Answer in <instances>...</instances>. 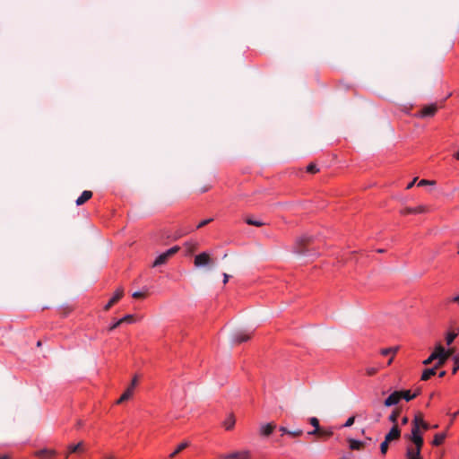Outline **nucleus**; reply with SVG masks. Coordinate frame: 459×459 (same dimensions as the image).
I'll use <instances>...</instances> for the list:
<instances>
[{
	"mask_svg": "<svg viewBox=\"0 0 459 459\" xmlns=\"http://www.w3.org/2000/svg\"><path fill=\"white\" fill-rule=\"evenodd\" d=\"M82 446H83L82 442H80L76 445H70L68 446L69 454L82 451Z\"/></svg>",
	"mask_w": 459,
	"mask_h": 459,
	"instance_id": "28",
	"label": "nucleus"
},
{
	"mask_svg": "<svg viewBox=\"0 0 459 459\" xmlns=\"http://www.w3.org/2000/svg\"><path fill=\"white\" fill-rule=\"evenodd\" d=\"M124 290L123 289H117L113 297L109 299V301L105 305L104 309L108 310L115 303H117L123 296Z\"/></svg>",
	"mask_w": 459,
	"mask_h": 459,
	"instance_id": "10",
	"label": "nucleus"
},
{
	"mask_svg": "<svg viewBox=\"0 0 459 459\" xmlns=\"http://www.w3.org/2000/svg\"><path fill=\"white\" fill-rule=\"evenodd\" d=\"M398 349H399L398 347L385 348L380 351V353L383 356H387L389 354H392L393 356H394L396 354V352L398 351Z\"/></svg>",
	"mask_w": 459,
	"mask_h": 459,
	"instance_id": "24",
	"label": "nucleus"
},
{
	"mask_svg": "<svg viewBox=\"0 0 459 459\" xmlns=\"http://www.w3.org/2000/svg\"><path fill=\"white\" fill-rule=\"evenodd\" d=\"M416 179H417V178H414L411 182H410V183L408 184V186H407V187H406V188H407V189L411 188V187L413 186V185L415 184Z\"/></svg>",
	"mask_w": 459,
	"mask_h": 459,
	"instance_id": "48",
	"label": "nucleus"
},
{
	"mask_svg": "<svg viewBox=\"0 0 459 459\" xmlns=\"http://www.w3.org/2000/svg\"><path fill=\"white\" fill-rule=\"evenodd\" d=\"M212 221V219H206V220H204L202 221H200L196 228L197 229H200V228H203L204 226L207 225L209 222H211Z\"/></svg>",
	"mask_w": 459,
	"mask_h": 459,
	"instance_id": "39",
	"label": "nucleus"
},
{
	"mask_svg": "<svg viewBox=\"0 0 459 459\" xmlns=\"http://www.w3.org/2000/svg\"><path fill=\"white\" fill-rule=\"evenodd\" d=\"M401 401L399 391L393 392L384 402L385 406L391 407L396 405Z\"/></svg>",
	"mask_w": 459,
	"mask_h": 459,
	"instance_id": "7",
	"label": "nucleus"
},
{
	"mask_svg": "<svg viewBox=\"0 0 459 459\" xmlns=\"http://www.w3.org/2000/svg\"><path fill=\"white\" fill-rule=\"evenodd\" d=\"M452 359L454 361V367H453L452 373L455 374L459 370V353L455 354L453 356Z\"/></svg>",
	"mask_w": 459,
	"mask_h": 459,
	"instance_id": "29",
	"label": "nucleus"
},
{
	"mask_svg": "<svg viewBox=\"0 0 459 459\" xmlns=\"http://www.w3.org/2000/svg\"><path fill=\"white\" fill-rule=\"evenodd\" d=\"M137 383H138L137 377H134L133 378V380H132L131 385H130V386H133V390H134V387H135V385H137Z\"/></svg>",
	"mask_w": 459,
	"mask_h": 459,
	"instance_id": "44",
	"label": "nucleus"
},
{
	"mask_svg": "<svg viewBox=\"0 0 459 459\" xmlns=\"http://www.w3.org/2000/svg\"><path fill=\"white\" fill-rule=\"evenodd\" d=\"M0 459H8V457L7 456H2V457H0Z\"/></svg>",
	"mask_w": 459,
	"mask_h": 459,
	"instance_id": "55",
	"label": "nucleus"
},
{
	"mask_svg": "<svg viewBox=\"0 0 459 459\" xmlns=\"http://www.w3.org/2000/svg\"><path fill=\"white\" fill-rule=\"evenodd\" d=\"M421 425L420 423V416L416 414L411 422V431L408 438L412 442V447H422L424 444L422 433L420 432Z\"/></svg>",
	"mask_w": 459,
	"mask_h": 459,
	"instance_id": "2",
	"label": "nucleus"
},
{
	"mask_svg": "<svg viewBox=\"0 0 459 459\" xmlns=\"http://www.w3.org/2000/svg\"><path fill=\"white\" fill-rule=\"evenodd\" d=\"M349 443H350V448L352 450H359L363 446V443L361 441H359L356 439H350Z\"/></svg>",
	"mask_w": 459,
	"mask_h": 459,
	"instance_id": "25",
	"label": "nucleus"
},
{
	"mask_svg": "<svg viewBox=\"0 0 459 459\" xmlns=\"http://www.w3.org/2000/svg\"><path fill=\"white\" fill-rule=\"evenodd\" d=\"M436 111H437V107L435 105H429V106L424 107L420 110V116L422 117H431L436 113Z\"/></svg>",
	"mask_w": 459,
	"mask_h": 459,
	"instance_id": "14",
	"label": "nucleus"
},
{
	"mask_svg": "<svg viewBox=\"0 0 459 459\" xmlns=\"http://www.w3.org/2000/svg\"><path fill=\"white\" fill-rule=\"evenodd\" d=\"M309 242L308 237H302L299 238L296 242L294 251L298 254H305L306 253V247Z\"/></svg>",
	"mask_w": 459,
	"mask_h": 459,
	"instance_id": "6",
	"label": "nucleus"
},
{
	"mask_svg": "<svg viewBox=\"0 0 459 459\" xmlns=\"http://www.w3.org/2000/svg\"><path fill=\"white\" fill-rule=\"evenodd\" d=\"M418 416H420V423L421 425V429L426 431L429 429H437L438 427L437 424L436 425H433V426H430L429 423H427L424 420H423V417L420 413H418Z\"/></svg>",
	"mask_w": 459,
	"mask_h": 459,
	"instance_id": "23",
	"label": "nucleus"
},
{
	"mask_svg": "<svg viewBox=\"0 0 459 459\" xmlns=\"http://www.w3.org/2000/svg\"><path fill=\"white\" fill-rule=\"evenodd\" d=\"M251 337V333L246 331H238L234 333L232 337V342L234 343H241L243 342H247Z\"/></svg>",
	"mask_w": 459,
	"mask_h": 459,
	"instance_id": "8",
	"label": "nucleus"
},
{
	"mask_svg": "<svg viewBox=\"0 0 459 459\" xmlns=\"http://www.w3.org/2000/svg\"><path fill=\"white\" fill-rule=\"evenodd\" d=\"M121 321V324L127 323L131 324L134 322V316L133 315H126L124 317L119 319Z\"/></svg>",
	"mask_w": 459,
	"mask_h": 459,
	"instance_id": "34",
	"label": "nucleus"
},
{
	"mask_svg": "<svg viewBox=\"0 0 459 459\" xmlns=\"http://www.w3.org/2000/svg\"><path fill=\"white\" fill-rule=\"evenodd\" d=\"M428 211L427 206L425 205H419L414 208H404L402 211V214L407 215V214H417V213H424Z\"/></svg>",
	"mask_w": 459,
	"mask_h": 459,
	"instance_id": "11",
	"label": "nucleus"
},
{
	"mask_svg": "<svg viewBox=\"0 0 459 459\" xmlns=\"http://www.w3.org/2000/svg\"><path fill=\"white\" fill-rule=\"evenodd\" d=\"M230 457H231L232 459H248L249 452L241 451V452L230 453Z\"/></svg>",
	"mask_w": 459,
	"mask_h": 459,
	"instance_id": "19",
	"label": "nucleus"
},
{
	"mask_svg": "<svg viewBox=\"0 0 459 459\" xmlns=\"http://www.w3.org/2000/svg\"><path fill=\"white\" fill-rule=\"evenodd\" d=\"M187 253L192 254L195 250L197 249L198 244L195 241H189L185 244Z\"/></svg>",
	"mask_w": 459,
	"mask_h": 459,
	"instance_id": "27",
	"label": "nucleus"
},
{
	"mask_svg": "<svg viewBox=\"0 0 459 459\" xmlns=\"http://www.w3.org/2000/svg\"><path fill=\"white\" fill-rule=\"evenodd\" d=\"M317 434L329 437L333 434V432L330 430L320 429V432H318Z\"/></svg>",
	"mask_w": 459,
	"mask_h": 459,
	"instance_id": "42",
	"label": "nucleus"
},
{
	"mask_svg": "<svg viewBox=\"0 0 459 459\" xmlns=\"http://www.w3.org/2000/svg\"><path fill=\"white\" fill-rule=\"evenodd\" d=\"M134 394L133 386H128L126 390L123 393V394L120 396V398L117 401V403H121L125 401H127L132 397Z\"/></svg>",
	"mask_w": 459,
	"mask_h": 459,
	"instance_id": "18",
	"label": "nucleus"
},
{
	"mask_svg": "<svg viewBox=\"0 0 459 459\" xmlns=\"http://www.w3.org/2000/svg\"><path fill=\"white\" fill-rule=\"evenodd\" d=\"M230 275L227 273H223V283L226 284L229 281Z\"/></svg>",
	"mask_w": 459,
	"mask_h": 459,
	"instance_id": "47",
	"label": "nucleus"
},
{
	"mask_svg": "<svg viewBox=\"0 0 459 459\" xmlns=\"http://www.w3.org/2000/svg\"><path fill=\"white\" fill-rule=\"evenodd\" d=\"M439 366H437L435 365L433 368H427L425 369L423 372H422V375H421V380L423 381H426V380H429L432 376L436 375L437 373V368H438Z\"/></svg>",
	"mask_w": 459,
	"mask_h": 459,
	"instance_id": "16",
	"label": "nucleus"
},
{
	"mask_svg": "<svg viewBox=\"0 0 459 459\" xmlns=\"http://www.w3.org/2000/svg\"><path fill=\"white\" fill-rule=\"evenodd\" d=\"M388 444L389 442L385 439L381 443L380 445V451L383 455H385L388 450Z\"/></svg>",
	"mask_w": 459,
	"mask_h": 459,
	"instance_id": "35",
	"label": "nucleus"
},
{
	"mask_svg": "<svg viewBox=\"0 0 459 459\" xmlns=\"http://www.w3.org/2000/svg\"><path fill=\"white\" fill-rule=\"evenodd\" d=\"M280 431L282 433V434H286L288 435V432H289V429L285 427H280Z\"/></svg>",
	"mask_w": 459,
	"mask_h": 459,
	"instance_id": "46",
	"label": "nucleus"
},
{
	"mask_svg": "<svg viewBox=\"0 0 459 459\" xmlns=\"http://www.w3.org/2000/svg\"><path fill=\"white\" fill-rule=\"evenodd\" d=\"M303 431L301 429H296V430H289L288 435L296 437L301 436Z\"/></svg>",
	"mask_w": 459,
	"mask_h": 459,
	"instance_id": "36",
	"label": "nucleus"
},
{
	"mask_svg": "<svg viewBox=\"0 0 459 459\" xmlns=\"http://www.w3.org/2000/svg\"><path fill=\"white\" fill-rule=\"evenodd\" d=\"M56 452L52 449H41L36 452V455L41 458H48L55 456Z\"/></svg>",
	"mask_w": 459,
	"mask_h": 459,
	"instance_id": "17",
	"label": "nucleus"
},
{
	"mask_svg": "<svg viewBox=\"0 0 459 459\" xmlns=\"http://www.w3.org/2000/svg\"><path fill=\"white\" fill-rule=\"evenodd\" d=\"M452 419H451V422H453V420L457 417L459 416V410L455 412H454L452 415Z\"/></svg>",
	"mask_w": 459,
	"mask_h": 459,
	"instance_id": "49",
	"label": "nucleus"
},
{
	"mask_svg": "<svg viewBox=\"0 0 459 459\" xmlns=\"http://www.w3.org/2000/svg\"><path fill=\"white\" fill-rule=\"evenodd\" d=\"M399 393L401 400L404 399L405 401L409 402L420 394V390L415 391L413 394H411L410 390L399 391Z\"/></svg>",
	"mask_w": 459,
	"mask_h": 459,
	"instance_id": "13",
	"label": "nucleus"
},
{
	"mask_svg": "<svg viewBox=\"0 0 459 459\" xmlns=\"http://www.w3.org/2000/svg\"><path fill=\"white\" fill-rule=\"evenodd\" d=\"M179 250V247L175 246L168 249L166 252L159 255L154 260L152 266H160L164 264L172 255H174Z\"/></svg>",
	"mask_w": 459,
	"mask_h": 459,
	"instance_id": "3",
	"label": "nucleus"
},
{
	"mask_svg": "<svg viewBox=\"0 0 459 459\" xmlns=\"http://www.w3.org/2000/svg\"><path fill=\"white\" fill-rule=\"evenodd\" d=\"M445 375H446V371H441V372H439L438 377H445Z\"/></svg>",
	"mask_w": 459,
	"mask_h": 459,
	"instance_id": "53",
	"label": "nucleus"
},
{
	"mask_svg": "<svg viewBox=\"0 0 459 459\" xmlns=\"http://www.w3.org/2000/svg\"><path fill=\"white\" fill-rule=\"evenodd\" d=\"M120 325H122L120 320L116 321L115 323H113V324L109 326V331H112V330L116 329V328H117V327H118Z\"/></svg>",
	"mask_w": 459,
	"mask_h": 459,
	"instance_id": "41",
	"label": "nucleus"
},
{
	"mask_svg": "<svg viewBox=\"0 0 459 459\" xmlns=\"http://www.w3.org/2000/svg\"><path fill=\"white\" fill-rule=\"evenodd\" d=\"M458 254H459V243H458Z\"/></svg>",
	"mask_w": 459,
	"mask_h": 459,
	"instance_id": "56",
	"label": "nucleus"
},
{
	"mask_svg": "<svg viewBox=\"0 0 459 459\" xmlns=\"http://www.w3.org/2000/svg\"><path fill=\"white\" fill-rule=\"evenodd\" d=\"M398 416H399V411L394 410V411H392V413L389 415L388 420H389L392 423H394V425H396V421H397Z\"/></svg>",
	"mask_w": 459,
	"mask_h": 459,
	"instance_id": "31",
	"label": "nucleus"
},
{
	"mask_svg": "<svg viewBox=\"0 0 459 459\" xmlns=\"http://www.w3.org/2000/svg\"><path fill=\"white\" fill-rule=\"evenodd\" d=\"M393 359H394V356L392 355V357L390 359H388V362H387L388 366L392 364Z\"/></svg>",
	"mask_w": 459,
	"mask_h": 459,
	"instance_id": "52",
	"label": "nucleus"
},
{
	"mask_svg": "<svg viewBox=\"0 0 459 459\" xmlns=\"http://www.w3.org/2000/svg\"><path fill=\"white\" fill-rule=\"evenodd\" d=\"M307 172L309 173H316L318 171L316 166L315 164H309L307 167Z\"/></svg>",
	"mask_w": 459,
	"mask_h": 459,
	"instance_id": "38",
	"label": "nucleus"
},
{
	"mask_svg": "<svg viewBox=\"0 0 459 459\" xmlns=\"http://www.w3.org/2000/svg\"><path fill=\"white\" fill-rule=\"evenodd\" d=\"M309 422L315 428L314 430L308 432L309 435H316L320 432L319 420L316 417L310 418Z\"/></svg>",
	"mask_w": 459,
	"mask_h": 459,
	"instance_id": "21",
	"label": "nucleus"
},
{
	"mask_svg": "<svg viewBox=\"0 0 459 459\" xmlns=\"http://www.w3.org/2000/svg\"><path fill=\"white\" fill-rule=\"evenodd\" d=\"M378 367H367L365 371L368 376H374L378 371Z\"/></svg>",
	"mask_w": 459,
	"mask_h": 459,
	"instance_id": "33",
	"label": "nucleus"
},
{
	"mask_svg": "<svg viewBox=\"0 0 459 459\" xmlns=\"http://www.w3.org/2000/svg\"><path fill=\"white\" fill-rule=\"evenodd\" d=\"M194 264L197 268L209 266L212 264V259L209 253L203 252L195 255Z\"/></svg>",
	"mask_w": 459,
	"mask_h": 459,
	"instance_id": "4",
	"label": "nucleus"
},
{
	"mask_svg": "<svg viewBox=\"0 0 459 459\" xmlns=\"http://www.w3.org/2000/svg\"><path fill=\"white\" fill-rule=\"evenodd\" d=\"M434 182L433 181H429V180H427V179H421L419 183H418V186H427V185H433Z\"/></svg>",
	"mask_w": 459,
	"mask_h": 459,
	"instance_id": "40",
	"label": "nucleus"
},
{
	"mask_svg": "<svg viewBox=\"0 0 459 459\" xmlns=\"http://www.w3.org/2000/svg\"><path fill=\"white\" fill-rule=\"evenodd\" d=\"M221 459H232L231 457H230V454H227V455H221Z\"/></svg>",
	"mask_w": 459,
	"mask_h": 459,
	"instance_id": "51",
	"label": "nucleus"
},
{
	"mask_svg": "<svg viewBox=\"0 0 459 459\" xmlns=\"http://www.w3.org/2000/svg\"><path fill=\"white\" fill-rule=\"evenodd\" d=\"M422 447H412L408 446L406 447L405 459H423L421 455Z\"/></svg>",
	"mask_w": 459,
	"mask_h": 459,
	"instance_id": "5",
	"label": "nucleus"
},
{
	"mask_svg": "<svg viewBox=\"0 0 459 459\" xmlns=\"http://www.w3.org/2000/svg\"><path fill=\"white\" fill-rule=\"evenodd\" d=\"M246 222L248 225H253V226H256V227H260V226L264 225V222H262L261 221L254 220V219H251V218L247 219Z\"/></svg>",
	"mask_w": 459,
	"mask_h": 459,
	"instance_id": "32",
	"label": "nucleus"
},
{
	"mask_svg": "<svg viewBox=\"0 0 459 459\" xmlns=\"http://www.w3.org/2000/svg\"><path fill=\"white\" fill-rule=\"evenodd\" d=\"M105 459H116L113 455H107Z\"/></svg>",
	"mask_w": 459,
	"mask_h": 459,
	"instance_id": "54",
	"label": "nucleus"
},
{
	"mask_svg": "<svg viewBox=\"0 0 459 459\" xmlns=\"http://www.w3.org/2000/svg\"><path fill=\"white\" fill-rule=\"evenodd\" d=\"M235 425V418L233 415H229L225 420L223 421V427L225 428V429L227 430H230L233 429Z\"/></svg>",
	"mask_w": 459,
	"mask_h": 459,
	"instance_id": "20",
	"label": "nucleus"
},
{
	"mask_svg": "<svg viewBox=\"0 0 459 459\" xmlns=\"http://www.w3.org/2000/svg\"><path fill=\"white\" fill-rule=\"evenodd\" d=\"M354 421H355V417H354V416H351V417H350V418L346 420V422L343 424V427H344V428H349V427H351V426H352V425H353Z\"/></svg>",
	"mask_w": 459,
	"mask_h": 459,
	"instance_id": "37",
	"label": "nucleus"
},
{
	"mask_svg": "<svg viewBox=\"0 0 459 459\" xmlns=\"http://www.w3.org/2000/svg\"><path fill=\"white\" fill-rule=\"evenodd\" d=\"M453 352V349L446 350L442 345L438 344L429 357L423 361V364L429 365L434 360H437L436 365L442 366L446 360L452 356Z\"/></svg>",
	"mask_w": 459,
	"mask_h": 459,
	"instance_id": "1",
	"label": "nucleus"
},
{
	"mask_svg": "<svg viewBox=\"0 0 459 459\" xmlns=\"http://www.w3.org/2000/svg\"><path fill=\"white\" fill-rule=\"evenodd\" d=\"M457 336V333L450 332L446 335V342L447 345H451Z\"/></svg>",
	"mask_w": 459,
	"mask_h": 459,
	"instance_id": "30",
	"label": "nucleus"
},
{
	"mask_svg": "<svg viewBox=\"0 0 459 459\" xmlns=\"http://www.w3.org/2000/svg\"><path fill=\"white\" fill-rule=\"evenodd\" d=\"M401 436V430L394 425L390 431L385 435V439L389 443L392 441L398 440Z\"/></svg>",
	"mask_w": 459,
	"mask_h": 459,
	"instance_id": "9",
	"label": "nucleus"
},
{
	"mask_svg": "<svg viewBox=\"0 0 459 459\" xmlns=\"http://www.w3.org/2000/svg\"><path fill=\"white\" fill-rule=\"evenodd\" d=\"M450 302L457 303L459 305V295H456V296L453 297L450 299Z\"/></svg>",
	"mask_w": 459,
	"mask_h": 459,
	"instance_id": "45",
	"label": "nucleus"
},
{
	"mask_svg": "<svg viewBox=\"0 0 459 459\" xmlns=\"http://www.w3.org/2000/svg\"><path fill=\"white\" fill-rule=\"evenodd\" d=\"M408 420H408V418H407V417H403V418L402 419V424H403V425L407 424V423H408Z\"/></svg>",
	"mask_w": 459,
	"mask_h": 459,
	"instance_id": "50",
	"label": "nucleus"
},
{
	"mask_svg": "<svg viewBox=\"0 0 459 459\" xmlns=\"http://www.w3.org/2000/svg\"><path fill=\"white\" fill-rule=\"evenodd\" d=\"M133 298H135V299H138V298H143L144 296V294L141 291H135L133 293Z\"/></svg>",
	"mask_w": 459,
	"mask_h": 459,
	"instance_id": "43",
	"label": "nucleus"
},
{
	"mask_svg": "<svg viewBox=\"0 0 459 459\" xmlns=\"http://www.w3.org/2000/svg\"><path fill=\"white\" fill-rule=\"evenodd\" d=\"M446 433H437L434 436V438L432 440V445L433 446H440L441 444H443L444 440L446 439Z\"/></svg>",
	"mask_w": 459,
	"mask_h": 459,
	"instance_id": "22",
	"label": "nucleus"
},
{
	"mask_svg": "<svg viewBox=\"0 0 459 459\" xmlns=\"http://www.w3.org/2000/svg\"><path fill=\"white\" fill-rule=\"evenodd\" d=\"M92 196V193L91 191L85 190L82 193V195L77 198L76 204L82 205L86 203Z\"/></svg>",
	"mask_w": 459,
	"mask_h": 459,
	"instance_id": "15",
	"label": "nucleus"
},
{
	"mask_svg": "<svg viewBox=\"0 0 459 459\" xmlns=\"http://www.w3.org/2000/svg\"><path fill=\"white\" fill-rule=\"evenodd\" d=\"M188 446V443L187 442H182L181 444H179L178 446V447L175 449L174 452H172L170 455H169V457L170 458H173L174 456H176L178 453H180L182 450H184L186 447Z\"/></svg>",
	"mask_w": 459,
	"mask_h": 459,
	"instance_id": "26",
	"label": "nucleus"
},
{
	"mask_svg": "<svg viewBox=\"0 0 459 459\" xmlns=\"http://www.w3.org/2000/svg\"><path fill=\"white\" fill-rule=\"evenodd\" d=\"M275 428H276V425L273 422L267 423V424H263L260 427V434L262 436L267 437L273 433V431L274 430Z\"/></svg>",
	"mask_w": 459,
	"mask_h": 459,
	"instance_id": "12",
	"label": "nucleus"
}]
</instances>
